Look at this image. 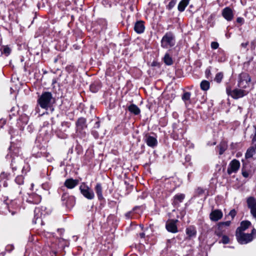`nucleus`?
<instances>
[{"label": "nucleus", "instance_id": "22", "mask_svg": "<svg viewBox=\"0 0 256 256\" xmlns=\"http://www.w3.org/2000/svg\"><path fill=\"white\" fill-rule=\"evenodd\" d=\"M6 206L8 207V209L9 212H11L12 214V215L14 214L16 212L14 211H11L10 208H18V206L17 205L16 202L15 200L12 201L10 204H8V203H6Z\"/></svg>", "mask_w": 256, "mask_h": 256}, {"label": "nucleus", "instance_id": "46", "mask_svg": "<svg viewBox=\"0 0 256 256\" xmlns=\"http://www.w3.org/2000/svg\"><path fill=\"white\" fill-rule=\"evenodd\" d=\"M96 128H99V126H100V124H99V122H96Z\"/></svg>", "mask_w": 256, "mask_h": 256}, {"label": "nucleus", "instance_id": "43", "mask_svg": "<svg viewBox=\"0 0 256 256\" xmlns=\"http://www.w3.org/2000/svg\"><path fill=\"white\" fill-rule=\"evenodd\" d=\"M242 174V176L245 178H247L248 176V173L246 172H243Z\"/></svg>", "mask_w": 256, "mask_h": 256}, {"label": "nucleus", "instance_id": "1", "mask_svg": "<svg viewBox=\"0 0 256 256\" xmlns=\"http://www.w3.org/2000/svg\"><path fill=\"white\" fill-rule=\"evenodd\" d=\"M9 154L7 155V158L10 156V158H12L11 166L12 170L13 171L16 170L18 167L20 168V166H14V164L16 162L22 161V160L18 158V155L20 152V148L16 146L15 144L12 143L11 145L9 148Z\"/></svg>", "mask_w": 256, "mask_h": 256}, {"label": "nucleus", "instance_id": "6", "mask_svg": "<svg viewBox=\"0 0 256 256\" xmlns=\"http://www.w3.org/2000/svg\"><path fill=\"white\" fill-rule=\"evenodd\" d=\"M238 78V86L239 88H246L249 86L251 79L248 74L246 73H242L239 75Z\"/></svg>", "mask_w": 256, "mask_h": 256}, {"label": "nucleus", "instance_id": "4", "mask_svg": "<svg viewBox=\"0 0 256 256\" xmlns=\"http://www.w3.org/2000/svg\"><path fill=\"white\" fill-rule=\"evenodd\" d=\"M80 190L84 197L88 200H92L94 198V194L88 186L85 183H82L80 186Z\"/></svg>", "mask_w": 256, "mask_h": 256}, {"label": "nucleus", "instance_id": "2", "mask_svg": "<svg viewBox=\"0 0 256 256\" xmlns=\"http://www.w3.org/2000/svg\"><path fill=\"white\" fill-rule=\"evenodd\" d=\"M238 241L240 244H246L251 241L256 236V230L253 228L250 234L238 233L236 234Z\"/></svg>", "mask_w": 256, "mask_h": 256}, {"label": "nucleus", "instance_id": "48", "mask_svg": "<svg viewBox=\"0 0 256 256\" xmlns=\"http://www.w3.org/2000/svg\"><path fill=\"white\" fill-rule=\"evenodd\" d=\"M10 132V134H12V130H10V132Z\"/></svg>", "mask_w": 256, "mask_h": 256}, {"label": "nucleus", "instance_id": "36", "mask_svg": "<svg viewBox=\"0 0 256 256\" xmlns=\"http://www.w3.org/2000/svg\"><path fill=\"white\" fill-rule=\"evenodd\" d=\"M14 249V246L12 244H8L6 247V250L8 252H12Z\"/></svg>", "mask_w": 256, "mask_h": 256}, {"label": "nucleus", "instance_id": "10", "mask_svg": "<svg viewBox=\"0 0 256 256\" xmlns=\"http://www.w3.org/2000/svg\"><path fill=\"white\" fill-rule=\"evenodd\" d=\"M240 166V162L236 160H232L230 164V167L228 168V173L231 174L232 172H236Z\"/></svg>", "mask_w": 256, "mask_h": 256}, {"label": "nucleus", "instance_id": "28", "mask_svg": "<svg viewBox=\"0 0 256 256\" xmlns=\"http://www.w3.org/2000/svg\"><path fill=\"white\" fill-rule=\"evenodd\" d=\"M223 76H224V75L222 72H218L216 74L214 80L217 82L220 83L222 81V80L223 78Z\"/></svg>", "mask_w": 256, "mask_h": 256}, {"label": "nucleus", "instance_id": "3", "mask_svg": "<svg viewBox=\"0 0 256 256\" xmlns=\"http://www.w3.org/2000/svg\"><path fill=\"white\" fill-rule=\"evenodd\" d=\"M162 46L164 48H170L175 44V40L173 34L170 32L166 33L161 40Z\"/></svg>", "mask_w": 256, "mask_h": 256}, {"label": "nucleus", "instance_id": "31", "mask_svg": "<svg viewBox=\"0 0 256 256\" xmlns=\"http://www.w3.org/2000/svg\"><path fill=\"white\" fill-rule=\"evenodd\" d=\"M30 242H31V241L30 240H29L28 244L26 246V252H25V254H24V256H28V255H29V254L30 253V246H29V245L30 244Z\"/></svg>", "mask_w": 256, "mask_h": 256}, {"label": "nucleus", "instance_id": "25", "mask_svg": "<svg viewBox=\"0 0 256 256\" xmlns=\"http://www.w3.org/2000/svg\"><path fill=\"white\" fill-rule=\"evenodd\" d=\"M164 63L168 66L172 65L173 63V61L172 58L170 56L166 54L164 58Z\"/></svg>", "mask_w": 256, "mask_h": 256}, {"label": "nucleus", "instance_id": "13", "mask_svg": "<svg viewBox=\"0 0 256 256\" xmlns=\"http://www.w3.org/2000/svg\"><path fill=\"white\" fill-rule=\"evenodd\" d=\"M78 184V180H74L72 178H69L66 180L64 182V186L68 188H73L76 186Z\"/></svg>", "mask_w": 256, "mask_h": 256}, {"label": "nucleus", "instance_id": "9", "mask_svg": "<svg viewBox=\"0 0 256 256\" xmlns=\"http://www.w3.org/2000/svg\"><path fill=\"white\" fill-rule=\"evenodd\" d=\"M222 16L228 21H231L234 18L232 10L229 7L225 8L222 11Z\"/></svg>", "mask_w": 256, "mask_h": 256}, {"label": "nucleus", "instance_id": "29", "mask_svg": "<svg viewBox=\"0 0 256 256\" xmlns=\"http://www.w3.org/2000/svg\"><path fill=\"white\" fill-rule=\"evenodd\" d=\"M230 224V221H226L225 222H221L218 224V230L223 228L224 226H228Z\"/></svg>", "mask_w": 256, "mask_h": 256}, {"label": "nucleus", "instance_id": "14", "mask_svg": "<svg viewBox=\"0 0 256 256\" xmlns=\"http://www.w3.org/2000/svg\"><path fill=\"white\" fill-rule=\"evenodd\" d=\"M134 30L138 34L142 33L144 30V26L142 21H139L136 23L134 28Z\"/></svg>", "mask_w": 256, "mask_h": 256}, {"label": "nucleus", "instance_id": "27", "mask_svg": "<svg viewBox=\"0 0 256 256\" xmlns=\"http://www.w3.org/2000/svg\"><path fill=\"white\" fill-rule=\"evenodd\" d=\"M200 88L204 90H207L210 88V82L207 80H202L200 83Z\"/></svg>", "mask_w": 256, "mask_h": 256}, {"label": "nucleus", "instance_id": "23", "mask_svg": "<svg viewBox=\"0 0 256 256\" xmlns=\"http://www.w3.org/2000/svg\"><path fill=\"white\" fill-rule=\"evenodd\" d=\"M11 52L10 48L8 46H5L4 48L0 46V54H4L8 56Z\"/></svg>", "mask_w": 256, "mask_h": 256}, {"label": "nucleus", "instance_id": "49", "mask_svg": "<svg viewBox=\"0 0 256 256\" xmlns=\"http://www.w3.org/2000/svg\"><path fill=\"white\" fill-rule=\"evenodd\" d=\"M26 201H27L28 202H30H30H31V201H30V200H26Z\"/></svg>", "mask_w": 256, "mask_h": 256}, {"label": "nucleus", "instance_id": "15", "mask_svg": "<svg viewBox=\"0 0 256 256\" xmlns=\"http://www.w3.org/2000/svg\"><path fill=\"white\" fill-rule=\"evenodd\" d=\"M86 127V120L83 118H80L76 122V128L78 130H82Z\"/></svg>", "mask_w": 256, "mask_h": 256}, {"label": "nucleus", "instance_id": "17", "mask_svg": "<svg viewBox=\"0 0 256 256\" xmlns=\"http://www.w3.org/2000/svg\"><path fill=\"white\" fill-rule=\"evenodd\" d=\"M94 190L98 196V200H102L104 198V197L102 193V188L101 184L100 183H98L95 186Z\"/></svg>", "mask_w": 256, "mask_h": 256}, {"label": "nucleus", "instance_id": "50", "mask_svg": "<svg viewBox=\"0 0 256 256\" xmlns=\"http://www.w3.org/2000/svg\"><path fill=\"white\" fill-rule=\"evenodd\" d=\"M126 216H129V214H126Z\"/></svg>", "mask_w": 256, "mask_h": 256}, {"label": "nucleus", "instance_id": "39", "mask_svg": "<svg viewBox=\"0 0 256 256\" xmlns=\"http://www.w3.org/2000/svg\"><path fill=\"white\" fill-rule=\"evenodd\" d=\"M218 44L217 42H212L211 43V47L213 49H216L218 47Z\"/></svg>", "mask_w": 256, "mask_h": 256}, {"label": "nucleus", "instance_id": "18", "mask_svg": "<svg viewBox=\"0 0 256 256\" xmlns=\"http://www.w3.org/2000/svg\"><path fill=\"white\" fill-rule=\"evenodd\" d=\"M190 0H182L178 5V10L182 12L184 10L188 4Z\"/></svg>", "mask_w": 256, "mask_h": 256}, {"label": "nucleus", "instance_id": "20", "mask_svg": "<svg viewBox=\"0 0 256 256\" xmlns=\"http://www.w3.org/2000/svg\"><path fill=\"white\" fill-rule=\"evenodd\" d=\"M186 233L189 238H191L196 236V230L194 226H190L186 229Z\"/></svg>", "mask_w": 256, "mask_h": 256}, {"label": "nucleus", "instance_id": "7", "mask_svg": "<svg viewBox=\"0 0 256 256\" xmlns=\"http://www.w3.org/2000/svg\"><path fill=\"white\" fill-rule=\"evenodd\" d=\"M226 92L234 99L242 98L248 94V92L245 90L236 88L232 90L229 88H226Z\"/></svg>", "mask_w": 256, "mask_h": 256}, {"label": "nucleus", "instance_id": "45", "mask_svg": "<svg viewBox=\"0 0 256 256\" xmlns=\"http://www.w3.org/2000/svg\"><path fill=\"white\" fill-rule=\"evenodd\" d=\"M140 236L141 238H144L145 236V234L144 232L140 233Z\"/></svg>", "mask_w": 256, "mask_h": 256}, {"label": "nucleus", "instance_id": "40", "mask_svg": "<svg viewBox=\"0 0 256 256\" xmlns=\"http://www.w3.org/2000/svg\"><path fill=\"white\" fill-rule=\"evenodd\" d=\"M196 192L198 194L200 195L204 193V190L202 188H198L196 190Z\"/></svg>", "mask_w": 256, "mask_h": 256}, {"label": "nucleus", "instance_id": "51", "mask_svg": "<svg viewBox=\"0 0 256 256\" xmlns=\"http://www.w3.org/2000/svg\"><path fill=\"white\" fill-rule=\"evenodd\" d=\"M126 216H129V214H126Z\"/></svg>", "mask_w": 256, "mask_h": 256}, {"label": "nucleus", "instance_id": "19", "mask_svg": "<svg viewBox=\"0 0 256 256\" xmlns=\"http://www.w3.org/2000/svg\"><path fill=\"white\" fill-rule=\"evenodd\" d=\"M185 198V195L182 194H176L174 197V204H178L182 202Z\"/></svg>", "mask_w": 256, "mask_h": 256}, {"label": "nucleus", "instance_id": "41", "mask_svg": "<svg viewBox=\"0 0 256 256\" xmlns=\"http://www.w3.org/2000/svg\"><path fill=\"white\" fill-rule=\"evenodd\" d=\"M236 22L238 23H240L241 24H242L244 23V20L243 18L240 17V18H237Z\"/></svg>", "mask_w": 256, "mask_h": 256}, {"label": "nucleus", "instance_id": "30", "mask_svg": "<svg viewBox=\"0 0 256 256\" xmlns=\"http://www.w3.org/2000/svg\"><path fill=\"white\" fill-rule=\"evenodd\" d=\"M15 181L18 184H22L24 182V178L22 176H18L16 178Z\"/></svg>", "mask_w": 256, "mask_h": 256}, {"label": "nucleus", "instance_id": "32", "mask_svg": "<svg viewBox=\"0 0 256 256\" xmlns=\"http://www.w3.org/2000/svg\"><path fill=\"white\" fill-rule=\"evenodd\" d=\"M190 93L189 92H184L182 96V99L186 101L190 100Z\"/></svg>", "mask_w": 256, "mask_h": 256}, {"label": "nucleus", "instance_id": "12", "mask_svg": "<svg viewBox=\"0 0 256 256\" xmlns=\"http://www.w3.org/2000/svg\"><path fill=\"white\" fill-rule=\"evenodd\" d=\"M250 224L251 223L249 221H242L240 223V226L236 229V234H238L239 232L243 233L250 226Z\"/></svg>", "mask_w": 256, "mask_h": 256}, {"label": "nucleus", "instance_id": "42", "mask_svg": "<svg viewBox=\"0 0 256 256\" xmlns=\"http://www.w3.org/2000/svg\"><path fill=\"white\" fill-rule=\"evenodd\" d=\"M255 134H254V136L253 138H252V142L254 143L255 142H256V126H255Z\"/></svg>", "mask_w": 256, "mask_h": 256}, {"label": "nucleus", "instance_id": "24", "mask_svg": "<svg viewBox=\"0 0 256 256\" xmlns=\"http://www.w3.org/2000/svg\"><path fill=\"white\" fill-rule=\"evenodd\" d=\"M256 153V150L254 147H251L247 150V152L246 154V158H252L254 154Z\"/></svg>", "mask_w": 256, "mask_h": 256}, {"label": "nucleus", "instance_id": "11", "mask_svg": "<svg viewBox=\"0 0 256 256\" xmlns=\"http://www.w3.org/2000/svg\"><path fill=\"white\" fill-rule=\"evenodd\" d=\"M222 217V213L220 210H214L210 214V218L212 221H218Z\"/></svg>", "mask_w": 256, "mask_h": 256}, {"label": "nucleus", "instance_id": "21", "mask_svg": "<svg viewBox=\"0 0 256 256\" xmlns=\"http://www.w3.org/2000/svg\"><path fill=\"white\" fill-rule=\"evenodd\" d=\"M128 110L134 114H138L140 112V109L135 104H132L128 107Z\"/></svg>", "mask_w": 256, "mask_h": 256}, {"label": "nucleus", "instance_id": "8", "mask_svg": "<svg viewBox=\"0 0 256 256\" xmlns=\"http://www.w3.org/2000/svg\"><path fill=\"white\" fill-rule=\"evenodd\" d=\"M178 222V220H168L166 226L167 230L172 233L177 232L178 230L176 224Z\"/></svg>", "mask_w": 256, "mask_h": 256}, {"label": "nucleus", "instance_id": "44", "mask_svg": "<svg viewBox=\"0 0 256 256\" xmlns=\"http://www.w3.org/2000/svg\"><path fill=\"white\" fill-rule=\"evenodd\" d=\"M248 42H244V43H242L241 44V46H242L244 47V48H246L247 46L248 45Z\"/></svg>", "mask_w": 256, "mask_h": 256}, {"label": "nucleus", "instance_id": "5", "mask_svg": "<svg viewBox=\"0 0 256 256\" xmlns=\"http://www.w3.org/2000/svg\"><path fill=\"white\" fill-rule=\"evenodd\" d=\"M52 98L51 93L46 92L44 93L38 100L40 106L43 108H47L50 106V102Z\"/></svg>", "mask_w": 256, "mask_h": 256}, {"label": "nucleus", "instance_id": "16", "mask_svg": "<svg viewBox=\"0 0 256 256\" xmlns=\"http://www.w3.org/2000/svg\"><path fill=\"white\" fill-rule=\"evenodd\" d=\"M146 144L150 147H154L157 144L156 139L152 136H148L146 137Z\"/></svg>", "mask_w": 256, "mask_h": 256}, {"label": "nucleus", "instance_id": "33", "mask_svg": "<svg viewBox=\"0 0 256 256\" xmlns=\"http://www.w3.org/2000/svg\"><path fill=\"white\" fill-rule=\"evenodd\" d=\"M9 175V174L8 172H2L0 174V180H2L4 179H7Z\"/></svg>", "mask_w": 256, "mask_h": 256}, {"label": "nucleus", "instance_id": "37", "mask_svg": "<svg viewBox=\"0 0 256 256\" xmlns=\"http://www.w3.org/2000/svg\"><path fill=\"white\" fill-rule=\"evenodd\" d=\"M222 242L223 244H226L229 242V238L226 236H223L222 238Z\"/></svg>", "mask_w": 256, "mask_h": 256}, {"label": "nucleus", "instance_id": "26", "mask_svg": "<svg viewBox=\"0 0 256 256\" xmlns=\"http://www.w3.org/2000/svg\"><path fill=\"white\" fill-rule=\"evenodd\" d=\"M219 148V154H222L227 148V144L225 142H222L218 146Z\"/></svg>", "mask_w": 256, "mask_h": 256}, {"label": "nucleus", "instance_id": "47", "mask_svg": "<svg viewBox=\"0 0 256 256\" xmlns=\"http://www.w3.org/2000/svg\"><path fill=\"white\" fill-rule=\"evenodd\" d=\"M210 70H206V74H210Z\"/></svg>", "mask_w": 256, "mask_h": 256}, {"label": "nucleus", "instance_id": "35", "mask_svg": "<svg viewBox=\"0 0 256 256\" xmlns=\"http://www.w3.org/2000/svg\"><path fill=\"white\" fill-rule=\"evenodd\" d=\"M224 231L223 228L218 230V225L217 228L215 230V234L218 236H220L222 235V232Z\"/></svg>", "mask_w": 256, "mask_h": 256}, {"label": "nucleus", "instance_id": "34", "mask_svg": "<svg viewBox=\"0 0 256 256\" xmlns=\"http://www.w3.org/2000/svg\"><path fill=\"white\" fill-rule=\"evenodd\" d=\"M176 4V0H172L171 2H170L168 4L167 6V8L168 10H171L172 8H174V6H175Z\"/></svg>", "mask_w": 256, "mask_h": 256}, {"label": "nucleus", "instance_id": "38", "mask_svg": "<svg viewBox=\"0 0 256 256\" xmlns=\"http://www.w3.org/2000/svg\"><path fill=\"white\" fill-rule=\"evenodd\" d=\"M236 211L233 209L230 211L228 214V216H230L232 217V218L233 219L236 214Z\"/></svg>", "mask_w": 256, "mask_h": 256}]
</instances>
